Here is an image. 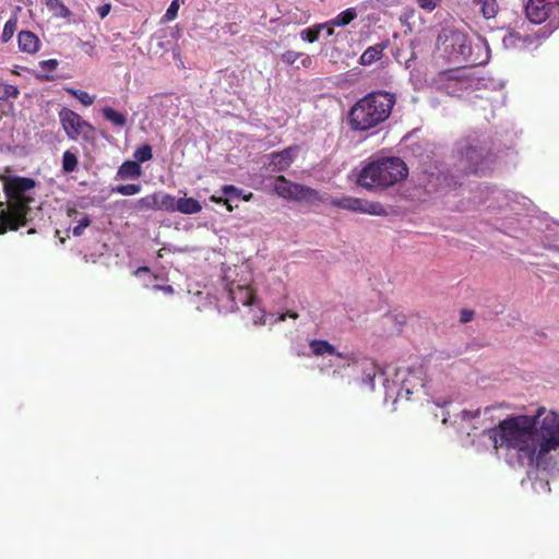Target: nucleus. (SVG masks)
<instances>
[{
    "mask_svg": "<svg viewBox=\"0 0 559 559\" xmlns=\"http://www.w3.org/2000/svg\"><path fill=\"white\" fill-rule=\"evenodd\" d=\"M498 406L491 405L476 411H463L461 417L474 430L483 428L486 438L497 451L503 454L510 466H540L551 450L559 448V417L548 413L538 416H512L500 419L495 416Z\"/></svg>",
    "mask_w": 559,
    "mask_h": 559,
    "instance_id": "f257e3e1",
    "label": "nucleus"
},
{
    "mask_svg": "<svg viewBox=\"0 0 559 559\" xmlns=\"http://www.w3.org/2000/svg\"><path fill=\"white\" fill-rule=\"evenodd\" d=\"M435 87L452 97L466 98L474 106L486 110L491 104L489 88L495 83L491 80L476 78L465 69L444 70L432 80Z\"/></svg>",
    "mask_w": 559,
    "mask_h": 559,
    "instance_id": "f03ea898",
    "label": "nucleus"
},
{
    "mask_svg": "<svg viewBox=\"0 0 559 559\" xmlns=\"http://www.w3.org/2000/svg\"><path fill=\"white\" fill-rule=\"evenodd\" d=\"M0 179L4 193L10 201L7 209L0 202V234H3L7 229L16 230L20 226L25 225L29 204L34 202L33 191L36 181L28 177L15 175H2Z\"/></svg>",
    "mask_w": 559,
    "mask_h": 559,
    "instance_id": "7ed1b4c3",
    "label": "nucleus"
},
{
    "mask_svg": "<svg viewBox=\"0 0 559 559\" xmlns=\"http://www.w3.org/2000/svg\"><path fill=\"white\" fill-rule=\"evenodd\" d=\"M437 48L448 62L454 64L480 66L490 57L489 47L483 38L473 43L468 34L454 27L441 29Z\"/></svg>",
    "mask_w": 559,
    "mask_h": 559,
    "instance_id": "20e7f679",
    "label": "nucleus"
},
{
    "mask_svg": "<svg viewBox=\"0 0 559 559\" xmlns=\"http://www.w3.org/2000/svg\"><path fill=\"white\" fill-rule=\"evenodd\" d=\"M396 102L389 92H371L357 100L349 110L348 121L354 131H368L385 121Z\"/></svg>",
    "mask_w": 559,
    "mask_h": 559,
    "instance_id": "39448f33",
    "label": "nucleus"
},
{
    "mask_svg": "<svg viewBox=\"0 0 559 559\" xmlns=\"http://www.w3.org/2000/svg\"><path fill=\"white\" fill-rule=\"evenodd\" d=\"M408 168L400 157H383L368 163L358 175L365 189L388 188L406 178Z\"/></svg>",
    "mask_w": 559,
    "mask_h": 559,
    "instance_id": "423d86ee",
    "label": "nucleus"
},
{
    "mask_svg": "<svg viewBox=\"0 0 559 559\" xmlns=\"http://www.w3.org/2000/svg\"><path fill=\"white\" fill-rule=\"evenodd\" d=\"M460 154L462 163L471 173L490 170L496 160L491 141L486 134L469 135L461 145Z\"/></svg>",
    "mask_w": 559,
    "mask_h": 559,
    "instance_id": "0eeeda50",
    "label": "nucleus"
},
{
    "mask_svg": "<svg viewBox=\"0 0 559 559\" xmlns=\"http://www.w3.org/2000/svg\"><path fill=\"white\" fill-rule=\"evenodd\" d=\"M310 349L312 354L317 356H332V366L346 367L347 369L356 370L359 369L362 372L361 383L365 384L370 391L374 390V378L377 376L383 378L384 371H382L373 361L364 360L358 364L356 361L350 362L347 357L336 353L335 348L326 341L313 340L310 342Z\"/></svg>",
    "mask_w": 559,
    "mask_h": 559,
    "instance_id": "6e6552de",
    "label": "nucleus"
},
{
    "mask_svg": "<svg viewBox=\"0 0 559 559\" xmlns=\"http://www.w3.org/2000/svg\"><path fill=\"white\" fill-rule=\"evenodd\" d=\"M423 376V367L399 368L392 381L386 378L383 379L385 400L394 397L393 403H395L397 399L403 396V393L408 399V395L418 391V389H426L428 391L432 385L430 381H425Z\"/></svg>",
    "mask_w": 559,
    "mask_h": 559,
    "instance_id": "1a4fd4ad",
    "label": "nucleus"
},
{
    "mask_svg": "<svg viewBox=\"0 0 559 559\" xmlns=\"http://www.w3.org/2000/svg\"><path fill=\"white\" fill-rule=\"evenodd\" d=\"M525 13L528 21L533 24H540L548 21L547 24L536 33L537 37L546 38L559 27V19L557 20L555 15V9L552 4H548L546 0H528L525 5Z\"/></svg>",
    "mask_w": 559,
    "mask_h": 559,
    "instance_id": "9d476101",
    "label": "nucleus"
},
{
    "mask_svg": "<svg viewBox=\"0 0 559 559\" xmlns=\"http://www.w3.org/2000/svg\"><path fill=\"white\" fill-rule=\"evenodd\" d=\"M273 189L278 197L286 200H294L298 202L304 201L308 203L324 201L318 190L304 185L294 183L287 180L284 176L276 177Z\"/></svg>",
    "mask_w": 559,
    "mask_h": 559,
    "instance_id": "9b49d317",
    "label": "nucleus"
},
{
    "mask_svg": "<svg viewBox=\"0 0 559 559\" xmlns=\"http://www.w3.org/2000/svg\"><path fill=\"white\" fill-rule=\"evenodd\" d=\"M60 123L67 136L73 141H88L93 138V126L84 120L78 112L63 107L58 112Z\"/></svg>",
    "mask_w": 559,
    "mask_h": 559,
    "instance_id": "f8f14e48",
    "label": "nucleus"
},
{
    "mask_svg": "<svg viewBox=\"0 0 559 559\" xmlns=\"http://www.w3.org/2000/svg\"><path fill=\"white\" fill-rule=\"evenodd\" d=\"M330 203L335 207L350 211L354 213H361L374 216H384L388 214L385 207L379 202L368 201L365 199L349 195L334 198L331 200Z\"/></svg>",
    "mask_w": 559,
    "mask_h": 559,
    "instance_id": "ddd939ff",
    "label": "nucleus"
},
{
    "mask_svg": "<svg viewBox=\"0 0 559 559\" xmlns=\"http://www.w3.org/2000/svg\"><path fill=\"white\" fill-rule=\"evenodd\" d=\"M240 271L242 272L241 281L243 283H248L250 281V274L248 272L247 266H241ZM228 297L234 302L236 307L239 305L242 306H251L253 305L255 297L252 294V290L246 284H239L234 286V284L228 288Z\"/></svg>",
    "mask_w": 559,
    "mask_h": 559,
    "instance_id": "4468645a",
    "label": "nucleus"
},
{
    "mask_svg": "<svg viewBox=\"0 0 559 559\" xmlns=\"http://www.w3.org/2000/svg\"><path fill=\"white\" fill-rule=\"evenodd\" d=\"M296 152V147H287L281 152H273L266 155L267 169L273 173L286 170L294 162Z\"/></svg>",
    "mask_w": 559,
    "mask_h": 559,
    "instance_id": "2eb2a0df",
    "label": "nucleus"
},
{
    "mask_svg": "<svg viewBox=\"0 0 559 559\" xmlns=\"http://www.w3.org/2000/svg\"><path fill=\"white\" fill-rule=\"evenodd\" d=\"M17 45L22 52L34 55L40 48V40L33 32L21 31L17 34Z\"/></svg>",
    "mask_w": 559,
    "mask_h": 559,
    "instance_id": "dca6fc26",
    "label": "nucleus"
},
{
    "mask_svg": "<svg viewBox=\"0 0 559 559\" xmlns=\"http://www.w3.org/2000/svg\"><path fill=\"white\" fill-rule=\"evenodd\" d=\"M222 193L225 197L224 203L227 205L229 211L233 210V205L230 204V202L233 200L242 198L243 200L248 201L252 197V193H249L248 195H245L243 191L241 189H239V188H237L236 186H233V185H225V186H223L222 187ZM211 200L213 202H215V203L223 202V198L222 197H216V195H212Z\"/></svg>",
    "mask_w": 559,
    "mask_h": 559,
    "instance_id": "f3484780",
    "label": "nucleus"
},
{
    "mask_svg": "<svg viewBox=\"0 0 559 559\" xmlns=\"http://www.w3.org/2000/svg\"><path fill=\"white\" fill-rule=\"evenodd\" d=\"M490 195L485 200L488 202V209H495V204H498V207L501 209L503 206H511V203L515 201L518 195L514 192H506L502 190H491Z\"/></svg>",
    "mask_w": 559,
    "mask_h": 559,
    "instance_id": "a211bd4d",
    "label": "nucleus"
},
{
    "mask_svg": "<svg viewBox=\"0 0 559 559\" xmlns=\"http://www.w3.org/2000/svg\"><path fill=\"white\" fill-rule=\"evenodd\" d=\"M533 43L531 35L522 36L518 32H509L502 38V44L508 49H525Z\"/></svg>",
    "mask_w": 559,
    "mask_h": 559,
    "instance_id": "6ab92c4d",
    "label": "nucleus"
},
{
    "mask_svg": "<svg viewBox=\"0 0 559 559\" xmlns=\"http://www.w3.org/2000/svg\"><path fill=\"white\" fill-rule=\"evenodd\" d=\"M142 176L141 166L134 160H127L121 164L116 174L117 180H136Z\"/></svg>",
    "mask_w": 559,
    "mask_h": 559,
    "instance_id": "aec40b11",
    "label": "nucleus"
},
{
    "mask_svg": "<svg viewBox=\"0 0 559 559\" xmlns=\"http://www.w3.org/2000/svg\"><path fill=\"white\" fill-rule=\"evenodd\" d=\"M358 16L356 8H348L328 22L321 23L320 27L337 26L344 27L350 24Z\"/></svg>",
    "mask_w": 559,
    "mask_h": 559,
    "instance_id": "412c9836",
    "label": "nucleus"
},
{
    "mask_svg": "<svg viewBox=\"0 0 559 559\" xmlns=\"http://www.w3.org/2000/svg\"><path fill=\"white\" fill-rule=\"evenodd\" d=\"M472 5L486 19L490 20L496 17L499 5L497 0H473Z\"/></svg>",
    "mask_w": 559,
    "mask_h": 559,
    "instance_id": "4be33fe9",
    "label": "nucleus"
},
{
    "mask_svg": "<svg viewBox=\"0 0 559 559\" xmlns=\"http://www.w3.org/2000/svg\"><path fill=\"white\" fill-rule=\"evenodd\" d=\"M386 48V45L383 43L376 44L373 46L368 47L362 55L360 56L359 62L362 66H370L377 60H379L383 50Z\"/></svg>",
    "mask_w": 559,
    "mask_h": 559,
    "instance_id": "5701e85b",
    "label": "nucleus"
},
{
    "mask_svg": "<svg viewBox=\"0 0 559 559\" xmlns=\"http://www.w3.org/2000/svg\"><path fill=\"white\" fill-rule=\"evenodd\" d=\"M176 212L182 214H197L202 210L201 204L192 198H180L177 200Z\"/></svg>",
    "mask_w": 559,
    "mask_h": 559,
    "instance_id": "b1692460",
    "label": "nucleus"
},
{
    "mask_svg": "<svg viewBox=\"0 0 559 559\" xmlns=\"http://www.w3.org/2000/svg\"><path fill=\"white\" fill-rule=\"evenodd\" d=\"M177 200L178 199H176L171 194L158 192L156 193L157 210L166 212H176Z\"/></svg>",
    "mask_w": 559,
    "mask_h": 559,
    "instance_id": "393cba45",
    "label": "nucleus"
},
{
    "mask_svg": "<svg viewBox=\"0 0 559 559\" xmlns=\"http://www.w3.org/2000/svg\"><path fill=\"white\" fill-rule=\"evenodd\" d=\"M104 118L111 122L116 127H124L127 124V117L126 115L115 110L111 107H104L102 109Z\"/></svg>",
    "mask_w": 559,
    "mask_h": 559,
    "instance_id": "a878e982",
    "label": "nucleus"
},
{
    "mask_svg": "<svg viewBox=\"0 0 559 559\" xmlns=\"http://www.w3.org/2000/svg\"><path fill=\"white\" fill-rule=\"evenodd\" d=\"M45 4L56 17L67 19L71 15V11L61 0H45Z\"/></svg>",
    "mask_w": 559,
    "mask_h": 559,
    "instance_id": "bb28decb",
    "label": "nucleus"
},
{
    "mask_svg": "<svg viewBox=\"0 0 559 559\" xmlns=\"http://www.w3.org/2000/svg\"><path fill=\"white\" fill-rule=\"evenodd\" d=\"M142 186L139 183L119 185L111 189L114 193H118L124 197L135 195L140 193Z\"/></svg>",
    "mask_w": 559,
    "mask_h": 559,
    "instance_id": "cd10ccee",
    "label": "nucleus"
},
{
    "mask_svg": "<svg viewBox=\"0 0 559 559\" xmlns=\"http://www.w3.org/2000/svg\"><path fill=\"white\" fill-rule=\"evenodd\" d=\"M64 90L71 96L75 97L79 102H81L84 106H91L95 102V96L90 95L87 92L76 90L73 87H66Z\"/></svg>",
    "mask_w": 559,
    "mask_h": 559,
    "instance_id": "c85d7f7f",
    "label": "nucleus"
},
{
    "mask_svg": "<svg viewBox=\"0 0 559 559\" xmlns=\"http://www.w3.org/2000/svg\"><path fill=\"white\" fill-rule=\"evenodd\" d=\"M78 168V157L71 151H66L62 155V169L64 173H73Z\"/></svg>",
    "mask_w": 559,
    "mask_h": 559,
    "instance_id": "c756f323",
    "label": "nucleus"
},
{
    "mask_svg": "<svg viewBox=\"0 0 559 559\" xmlns=\"http://www.w3.org/2000/svg\"><path fill=\"white\" fill-rule=\"evenodd\" d=\"M16 27H17V19L15 16L9 19L3 26V31L1 34V41L4 44L10 41L16 31Z\"/></svg>",
    "mask_w": 559,
    "mask_h": 559,
    "instance_id": "7c9ffc66",
    "label": "nucleus"
},
{
    "mask_svg": "<svg viewBox=\"0 0 559 559\" xmlns=\"http://www.w3.org/2000/svg\"><path fill=\"white\" fill-rule=\"evenodd\" d=\"M323 28L324 27H320V24L305 28L300 32V38L308 43H314L319 39L320 33Z\"/></svg>",
    "mask_w": 559,
    "mask_h": 559,
    "instance_id": "2f4dec72",
    "label": "nucleus"
},
{
    "mask_svg": "<svg viewBox=\"0 0 559 559\" xmlns=\"http://www.w3.org/2000/svg\"><path fill=\"white\" fill-rule=\"evenodd\" d=\"M134 162H136L139 165L141 163H145L150 160L153 157L152 154V146L148 144H144L140 147H138L133 153Z\"/></svg>",
    "mask_w": 559,
    "mask_h": 559,
    "instance_id": "473e14b6",
    "label": "nucleus"
},
{
    "mask_svg": "<svg viewBox=\"0 0 559 559\" xmlns=\"http://www.w3.org/2000/svg\"><path fill=\"white\" fill-rule=\"evenodd\" d=\"M183 3V0H173L169 4L168 9L166 10V13L163 16L164 22H171L174 21L178 15V10L180 5Z\"/></svg>",
    "mask_w": 559,
    "mask_h": 559,
    "instance_id": "72a5a7b5",
    "label": "nucleus"
},
{
    "mask_svg": "<svg viewBox=\"0 0 559 559\" xmlns=\"http://www.w3.org/2000/svg\"><path fill=\"white\" fill-rule=\"evenodd\" d=\"M136 205L141 210H157L156 193L139 199Z\"/></svg>",
    "mask_w": 559,
    "mask_h": 559,
    "instance_id": "f704fd0d",
    "label": "nucleus"
},
{
    "mask_svg": "<svg viewBox=\"0 0 559 559\" xmlns=\"http://www.w3.org/2000/svg\"><path fill=\"white\" fill-rule=\"evenodd\" d=\"M432 402L436 404L437 407L441 408V414H436V417H441L442 423L447 424L449 420V413L444 411V407L451 404V401L443 397H432Z\"/></svg>",
    "mask_w": 559,
    "mask_h": 559,
    "instance_id": "c9c22d12",
    "label": "nucleus"
},
{
    "mask_svg": "<svg viewBox=\"0 0 559 559\" xmlns=\"http://www.w3.org/2000/svg\"><path fill=\"white\" fill-rule=\"evenodd\" d=\"M91 224V219L87 215H84L76 224V226L73 227L72 234L75 237H80L83 235L86 227H88Z\"/></svg>",
    "mask_w": 559,
    "mask_h": 559,
    "instance_id": "e433bc0d",
    "label": "nucleus"
},
{
    "mask_svg": "<svg viewBox=\"0 0 559 559\" xmlns=\"http://www.w3.org/2000/svg\"><path fill=\"white\" fill-rule=\"evenodd\" d=\"M417 5L427 11L432 12L441 2V0H415Z\"/></svg>",
    "mask_w": 559,
    "mask_h": 559,
    "instance_id": "4c0bfd02",
    "label": "nucleus"
},
{
    "mask_svg": "<svg viewBox=\"0 0 559 559\" xmlns=\"http://www.w3.org/2000/svg\"><path fill=\"white\" fill-rule=\"evenodd\" d=\"M302 56V53L300 52H297V51H294V50H287L285 51L284 53H282L281 56V60L287 64H293L295 63L300 57Z\"/></svg>",
    "mask_w": 559,
    "mask_h": 559,
    "instance_id": "58836bf2",
    "label": "nucleus"
},
{
    "mask_svg": "<svg viewBox=\"0 0 559 559\" xmlns=\"http://www.w3.org/2000/svg\"><path fill=\"white\" fill-rule=\"evenodd\" d=\"M20 91L15 85L5 84L3 86V96L5 98H17Z\"/></svg>",
    "mask_w": 559,
    "mask_h": 559,
    "instance_id": "ea45409f",
    "label": "nucleus"
},
{
    "mask_svg": "<svg viewBox=\"0 0 559 559\" xmlns=\"http://www.w3.org/2000/svg\"><path fill=\"white\" fill-rule=\"evenodd\" d=\"M58 61L56 59H48V60H43L39 62V68L43 70V71H48V72H52L57 69L58 67Z\"/></svg>",
    "mask_w": 559,
    "mask_h": 559,
    "instance_id": "a19ab883",
    "label": "nucleus"
},
{
    "mask_svg": "<svg viewBox=\"0 0 559 559\" xmlns=\"http://www.w3.org/2000/svg\"><path fill=\"white\" fill-rule=\"evenodd\" d=\"M110 9H111V5L109 3L98 7L97 13H98L99 17L105 19L109 14Z\"/></svg>",
    "mask_w": 559,
    "mask_h": 559,
    "instance_id": "79ce46f5",
    "label": "nucleus"
},
{
    "mask_svg": "<svg viewBox=\"0 0 559 559\" xmlns=\"http://www.w3.org/2000/svg\"><path fill=\"white\" fill-rule=\"evenodd\" d=\"M473 318V311L463 310L461 312V321L462 322H469Z\"/></svg>",
    "mask_w": 559,
    "mask_h": 559,
    "instance_id": "37998d69",
    "label": "nucleus"
},
{
    "mask_svg": "<svg viewBox=\"0 0 559 559\" xmlns=\"http://www.w3.org/2000/svg\"><path fill=\"white\" fill-rule=\"evenodd\" d=\"M153 288L154 289H160V290H163L166 294H173L174 293V288L170 285H155Z\"/></svg>",
    "mask_w": 559,
    "mask_h": 559,
    "instance_id": "c03bdc74",
    "label": "nucleus"
},
{
    "mask_svg": "<svg viewBox=\"0 0 559 559\" xmlns=\"http://www.w3.org/2000/svg\"><path fill=\"white\" fill-rule=\"evenodd\" d=\"M301 57H302V59H301V64H302V67H305V68L310 67V64H311V62H312V60H311L310 56H307V55H306V56H304V55H302Z\"/></svg>",
    "mask_w": 559,
    "mask_h": 559,
    "instance_id": "a18cd8bd",
    "label": "nucleus"
},
{
    "mask_svg": "<svg viewBox=\"0 0 559 559\" xmlns=\"http://www.w3.org/2000/svg\"><path fill=\"white\" fill-rule=\"evenodd\" d=\"M233 274H238L236 269L227 270L224 276H225L226 280H231L233 278Z\"/></svg>",
    "mask_w": 559,
    "mask_h": 559,
    "instance_id": "49530a36",
    "label": "nucleus"
},
{
    "mask_svg": "<svg viewBox=\"0 0 559 559\" xmlns=\"http://www.w3.org/2000/svg\"><path fill=\"white\" fill-rule=\"evenodd\" d=\"M287 316H288V317H290V318H293V319H296V318L298 317V314H297L296 312H287L286 314H282V316L280 317V320H282V321H283V320H285V318H286Z\"/></svg>",
    "mask_w": 559,
    "mask_h": 559,
    "instance_id": "de8ad7c7",
    "label": "nucleus"
},
{
    "mask_svg": "<svg viewBox=\"0 0 559 559\" xmlns=\"http://www.w3.org/2000/svg\"><path fill=\"white\" fill-rule=\"evenodd\" d=\"M334 27H335V26H330V27H324V28H323V29H326V37H330V36H332V35H333V33H334L333 28H334Z\"/></svg>",
    "mask_w": 559,
    "mask_h": 559,
    "instance_id": "09e8293b",
    "label": "nucleus"
},
{
    "mask_svg": "<svg viewBox=\"0 0 559 559\" xmlns=\"http://www.w3.org/2000/svg\"><path fill=\"white\" fill-rule=\"evenodd\" d=\"M148 269L147 267H139L136 271H135V274L136 275H140L142 273H148Z\"/></svg>",
    "mask_w": 559,
    "mask_h": 559,
    "instance_id": "8fccbe9b",
    "label": "nucleus"
},
{
    "mask_svg": "<svg viewBox=\"0 0 559 559\" xmlns=\"http://www.w3.org/2000/svg\"><path fill=\"white\" fill-rule=\"evenodd\" d=\"M414 52H412V58H409L408 60H406L405 62V66L407 69H409L412 67V62H413V58H414Z\"/></svg>",
    "mask_w": 559,
    "mask_h": 559,
    "instance_id": "3c124183",
    "label": "nucleus"
},
{
    "mask_svg": "<svg viewBox=\"0 0 559 559\" xmlns=\"http://www.w3.org/2000/svg\"><path fill=\"white\" fill-rule=\"evenodd\" d=\"M543 487L547 488V490H550L548 483L542 484Z\"/></svg>",
    "mask_w": 559,
    "mask_h": 559,
    "instance_id": "603ef678",
    "label": "nucleus"
}]
</instances>
